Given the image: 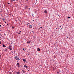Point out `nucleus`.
<instances>
[{
  "instance_id": "f257e3e1",
  "label": "nucleus",
  "mask_w": 74,
  "mask_h": 74,
  "mask_svg": "<svg viewBox=\"0 0 74 74\" xmlns=\"http://www.w3.org/2000/svg\"><path fill=\"white\" fill-rule=\"evenodd\" d=\"M15 58H16V59L17 60H19V57H18L17 56H15Z\"/></svg>"
},
{
  "instance_id": "f03ea898",
  "label": "nucleus",
  "mask_w": 74,
  "mask_h": 74,
  "mask_svg": "<svg viewBox=\"0 0 74 74\" xmlns=\"http://www.w3.org/2000/svg\"><path fill=\"white\" fill-rule=\"evenodd\" d=\"M16 73L17 74H19L21 73V72H20L19 71H18V72H16Z\"/></svg>"
},
{
  "instance_id": "7ed1b4c3",
  "label": "nucleus",
  "mask_w": 74,
  "mask_h": 74,
  "mask_svg": "<svg viewBox=\"0 0 74 74\" xmlns=\"http://www.w3.org/2000/svg\"><path fill=\"white\" fill-rule=\"evenodd\" d=\"M4 48H5V45L4 44H3L2 46Z\"/></svg>"
},
{
  "instance_id": "20e7f679",
  "label": "nucleus",
  "mask_w": 74,
  "mask_h": 74,
  "mask_svg": "<svg viewBox=\"0 0 74 74\" xmlns=\"http://www.w3.org/2000/svg\"><path fill=\"white\" fill-rule=\"evenodd\" d=\"M22 71L23 72V73H25V70L24 69L22 70Z\"/></svg>"
},
{
  "instance_id": "39448f33",
  "label": "nucleus",
  "mask_w": 74,
  "mask_h": 74,
  "mask_svg": "<svg viewBox=\"0 0 74 74\" xmlns=\"http://www.w3.org/2000/svg\"><path fill=\"white\" fill-rule=\"evenodd\" d=\"M24 67L25 68V69H26V68H27V66L25 65H24Z\"/></svg>"
},
{
  "instance_id": "423d86ee",
  "label": "nucleus",
  "mask_w": 74,
  "mask_h": 74,
  "mask_svg": "<svg viewBox=\"0 0 74 74\" xmlns=\"http://www.w3.org/2000/svg\"><path fill=\"white\" fill-rule=\"evenodd\" d=\"M45 13V14H47V11L46 10H45L44 11Z\"/></svg>"
},
{
  "instance_id": "0eeeda50",
  "label": "nucleus",
  "mask_w": 74,
  "mask_h": 74,
  "mask_svg": "<svg viewBox=\"0 0 74 74\" xmlns=\"http://www.w3.org/2000/svg\"><path fill=\"white\" fill-rule=\"evenodd\" d=\"M31 42H30V41H27V44H29V43H30Z\"/></svg>"
},
{
  "instance_id": "6e6552de",
  "label": "nucleus",
  "mask_w": 74,
  "mask_h": 74,
  "mask_svg": "<svg viewBox=\"0 0 74 74\" xmlns=\"http://www.w3.org/2000/svg\"><path fill=\"white\" fill-rule=\"evenodd\" d=\"M37 51H40V48H38L37 49Z\"/></svg>"
},
{
  "instance_id": "1a4fd4ad",
  "label": "nucleus",
  "mask_w": 74,
  "mask_h": 74,
  "mask_svg": "<svg viewBox=\"0 0 74 74\" xmlns=\"http://www.w3.org/2000/svg\"><path fill=\"white\" fill-rule=\"evenodd\" d=\"M26 60L25 59H23V62H26Z\"/></svg>"
},
{
  "instance_id": "9d476101",
  "label": "nucleus",
  "mask_w": 74,
  "mask_h": 74,
  "mask_svg": "<svg viewBox=\"0 0 74 74\" xmlns=\"http://www.w3.org/2000/svg\"><path fill=\"white\" fill-rule=\"evenodd\" d=\"M32 25H29V28H31V29H32Z\"/></svg>"
},
{
  "instance_id": "9b49d317",
  "label": "nucleus",
  "mask_w": 74,
  "mask_h": 74,
  "mask_svg": "<svg viewBox=\"0 0 74 74\" xmlns=\"http://www.w3.org/2000/svg\"><path fill=\"white\" fill-rule=\"evenodd\" d=\"M11 47H12L11 46V45H10L8 47V48H11Z\"/></svg>"
},
{
  "instance_id": "f8f14e48",
  "label": "nucleus",
  "mask_w": 74,
  "mask_h": 74,
  "mask_svg": "<svg viewBox=\"0 0 74 74\" xmlns=\"http://www.w3.org/2000/svg\"><path fill=\"white\" fill-rule=\"evenodd\" d=\"M9 49H10V50H12V48H11V47H9Z\"/></svg>"
},
{
  "instance_id": "ddd939ff",
  "label": "nucleus",
  "mask_w": 74,
  "mask_h": 74,
  "mask_svg": "<svg viewBox=\"0 0 74 74\" xmlns=\"http://www.w3.org/2000/svg\"><path fill=\"white\" fill-rule=\"evenodd\" d=\"M17 64L18 66H19V63H18Z\"/></svg>"
},
{
  "instance_id": "4468645a",
  "label": "nucleus",
  "mask_w": 74,
  "mask_h": 74,
  "mask_svg": "<svg viewBox=\"0 0 74 74\" xmlns=\"http://www.w3.org/2000/svg\"><path fill=\"white\" fill-rule=\"evenodd\" d=\"M14 1V0H11V2H12V1Z\"/></svg>"
},
{
  "instance_id": "2eb2a0df",
  "label": "nucleus",
  "mask_w": 74,
  "mask_h": 74,
  "mask_svg": "<svg viewBox=\"0 0 74 74\" xmlns=\"http://www.w3.org/2000/svg\"><path fill=\"white\" fill-rule=\"evenodd\" d=\"M9 74H12V73H11V72L9 73Z\"/></svg>"
},
{
  "instance_id": "dca6fc26",
  "label": "nucleus",
  "mask_w": 74,
  "mask_h": 74,
  "mask_svg": "<svg viewBox=\"0 0 74 74\" xmlns=\"http://www.w3.org/2000/svg\"><path fill=\"white\" fill-rule=\"evenodd\" d=\"M70 17H69V16H68V19H69V18H70Z\"/></svg>"
},
{
  "instance_id": "f3484780",
  "label": "nucleus",
  "mask_w": 74,
  "mask_h": 74,
  "mask_svg": "<svg viewBox=\"0 0 74 74\" xmlns=\"http://www.w3.org/2000/svg\"><path fill=\"white\" fill-rule=\"evenodd\" d=\"M29 24L30 25V24L29 23H27V25H29Z\"/></svg>"
},
{
  "instance_id": "a211bd4d",
  "label": "nucleus",
  "mask_w": 74,
  "mask_h": 74,
  "mask_svg": "<svg viewBox=\"0 0 74 74\" xmlns=\"http://www.w3.org/2000/svg\"><path fill=\"white\" fill-rule=\"evenodd\" d=\"M18 34H21V33H20L18 32Z\"/></svg>"
},
{
  "instance_id": "6ab92c4d",
  "label": "nucleus",
  "mask_w": 74,
  "mask_h": 74,
  "mask_svg": "<svg viewBox=\"0 0 74 74\" xmlns=\"http://www.w3.org/2000/svg\"><path fill=\"white\" fill-rule=\"evenodd\" d=\"M40 29H42V27H40Z\"/></svg>"
},
{
  "instance_id": "aec40b11",
  "label": "nucleus",
  "mask_w": 74,
  "mask_h": 74,
  "mask_svg": "<svg viewBox=\"0 0 74 74\" xmlns=\"http://www.w3.org/2000/svg\"><path fill=\"white\" fill-rule=\"evenodd\" d=\"M57 73L58 74H59V73L58 72H57Z\"/></svg>"
},
{
  "instance_id": "412c9836",
  "label": "nucleus",
  "mask_w": 74,
  "mask_h": 74,
  "mask_svg": "<svg viewBox=\"0 0 74 74\" xmlns=\"http://www.w3.org/2000/svg\"><path fill=\"white\" fill-rule=\"evenodd\" d=\"M12 28L13 29H14V27H12Z\"/></svg>"
},
{
  "instance_id": "4be33fe9",
  "label": "nucleus",
  "mask_w": 74,
  "mask_h": 74,
  "mask_svg": "<svg viewBox=\"0 0 74 74\" xmlns=\"http://www.w3.org/2000/svg\"><path fill=\"white\" fill-rule=\"evenodd\" d=\"M1 55H0V58H1Z\"/></svg>"
},
{
  "instance_id": "5701e85b",
  "label": "nucleus",
  "mask_w": 74,
  "mask_h": 74,
  "mask_svg": "<svg viewBox=\"0 0 74 74\" xmlns=\"http://www.w3.org/2000/svg\"><path fill=\"white\" fill-rule=\"evenodd\" d=\"M20 67L19 65H18V67Z\"/></svg>"
},
{
  "instance_id": "b1692460",
  "label": "nucleus",
  "mask_w": 74,
  "mask_h": 74,
  "mask_svg": "<svg viewBox=\"0 0 74 74\" xmlns=\"http://www.w3.org/2000/svg\"><path fill=\"white\" fill-rule=\"evenodd\" d=\"M0 44H1V41H0Z\"/></svg>"
},
{
  "instance_id": "393cba45",
  "label": "nucleus",
  "mask_w": 74,
  "mask_h": 74,
  "mask_svg": "<svg viewBox=\"0 0 74 74\" xmlns=\"http://www.w3.org/2000/svg\"><path fill=\"white\" fill-rule=\"evenodd\" d=\"M7 49H6L5 51H7Z\"/></svg>"
},
{
  "instance_id": "a878e982",
  "label": "nucleus",
  "mask_w": 74,
  "mask_h": 74,
  "mask_svg": "<svg viewBox=\"0 0 74 74\" xmlns=\"http://www.w3.org/2000/svg\"><path fill=\"white\" fill-rule=\"evenodd\" d=\"M60 27H61V26H60Z\"/></svg>"
},
{
  "instance_id": "bb28decb",
  "label": "nucleus",
  "mask_w": 74,
  "mask_h": 74,
  "mask_svg": "<svg viewBox=\"0 0 74 74\" xmlns=\"http://www.w3.org/2000/svg\"><path fill=\"white\" fill-rule=\"evenodd\" d=\"M25 49V48H23V50H24V49Z\"/></svg>"
},
{
  "instance_id": "cd10ccee",
  "label": "nucleus",
  "mask_w": 74,
  "mask_h": 74,
  "mask_svg": "<svg viewBox=\"0 0 74 74\" xmlns=\"http://www.w3.org/2000/svg\"><path fill=\"white\" fill-rule=\"evenodd\" d=\"M9 15H11V14H10Z\"/></svg>"
},
{
  "instance_id": "c85d7f7f",
  "label": "nucleus",
  "mask_w": 74,
  "mask_h": 74,
  "mask_svg": "<svg viewBox=\"0 0 74 74\" xmlns=\"http://www.w3.org/2000/svg\"><path fill=\"white\" fill-rule=\"evenodd\" d=\"M21 32V31H20V32Z\"/></svg>"
},
{
  "instance_id": "c756f323",
  "label": "nucleus",
  "mask_w": 74,
  "mask_h": 74,
  "mask_svg": "<svg viewBox=\"0 0 74 74\" xmlns=\"http://www.w3.org/2000/svg\"><path fill=\"white\" fill-rule=\"evenodd\" d=\"M4 35H5V34H4Z\"/></svg>"
},
{
  "instance_id": "7c9ffc66",
  "label": "nucleus",
  "mask_w": 74,
  "mask_h": 74,
  "mask_svg": "<svg viewBox=\"0 0 74 74\" xmlns=\"http://www.w3.org/2000/svg\"><path fill=\"white\" fill-rule=\"evenodd\" d=\"M0 27H1V26H0Z\"/></svg>"
},
{
  "instance_id": "2f4dec72",
  "label": "nucleus",
  "mask_w": 74,
  "mask_h": 74,
  "mask_svg": "<svg viewBox=\"0 0 74 74\" xmlns=\"http://www.w3.org/2000/svg\"><path fill=\"white\" fill-rule=\"evenodd\" d=\"M0 38H1V37H0Z\"/></svg>"
},
{
  "instance_id": "473e14b6",
  "label": "nucleus",
  "mask_w": 74,
  "mask_h": 74,
  "mask_svg": "<svg viewBox=\"0 0 74 74\" xmlns=\"http://www.w3.org/2000/svg\"><path fill=\"white\" fill-rule=\"evenodd\" d=\"M5 23H6V22H5Z\"/></svg>"
},
{
  "instance_id": "72a5a7b5",
  "label": "nucleus",
  "mask_w": 74,
  "mask_h": 74,
  "mask_svg": "<svg viewBox=\"0 0 74 74\" xmlns=\"http://www.w3.org/2000/svg\"><path fill=\"white\" fill-rule=\"evenodd\" d=\"M62 53H63V52H62Z\"/></svg>"
},
{
  "instance_id": "f704fd0d",
  "label": "nucleus",
  "mask_w": 74,
  "mask_h": 74,
  "mask_svg": "<svg viewBox=\"0 0 74 74\" xmlns=\"http://www.w3.org/2000/svg\"><path fill=\"white\" fill-rule=\"evenodd\" d=\"M4 20H5V19Z\"/></svg>"
},
{
  "instance_id": "c9c22d12",
  "label": "nucleus",
  "mask_w": 74,
  "mask_h": 74,
  "mask_svg": "<svg viewBox=\"0 0 74 74\" xmlns=\"http://www.w3.org/2000/svg\"><path fill=\"white\" fill-rule=\"evenodd\" d=\"M0 26H1V25H0Z\"/></svg>"
},
{
  "instance_id": "e433bc0d",
  "label": "nucleus",
  "mask_w": 74,
  "mask_h": 74,
  "mask_svg": "<svg viewBox=\"0 0 74 74\" xmlns=\"http://www.w3.org/2000/svg\"><path fill=\"white\" fill-rule=\"evenodd\" d=\"M1 36L0 35V37H1Z\"/></svg>"
},
{
  "instance_id": "4c0bfd02",
  "label": "nucleus",
  "mask_w": 74,
  "mask_h": 74,
  "mask_svg": "<svg viewBox=\"0 0 74 74\" xmlns=\"http://www.w3.org/2000/svg\"><path fill=\"white\" fill-rule=\"evenodd\" d=\"M11 44H12V43Z\"/></svg>"
},
{
  "instance_id": "58836bf2",
  "label": "nucleus",
  "mask_w": 74,
  "mask_h": 74,
  "mask_svg": "<svg viewBox=\"0 0 74 74\" xmlns=\"http://www.w3.org/2000/svg\"><path fill=\"white\" fill-rule=\"evenodd\" d=\"M61 29H62V28H61Z\"/></svg>"
},
{
  "instance_id": "ea45409f",
  "label": "nucleus",
  "mask_w": 74,
  "mask_h": 74,
  "mask_svg": "<svg viewBox=\"0 0 74 74\" xmlns=\"http://www.w3.org/2000/svg\"><path fill=\"white\" fill-rule=\"evenodd\" d=\"M37 3V2H36V3Z\"/></svg>"
}]
</instances>
